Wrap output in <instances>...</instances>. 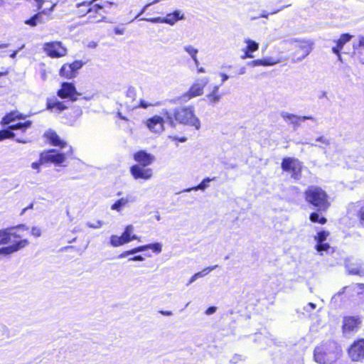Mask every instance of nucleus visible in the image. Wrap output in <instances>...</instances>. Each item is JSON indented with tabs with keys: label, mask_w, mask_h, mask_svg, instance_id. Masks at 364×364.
<instances>
[{
	"label": "nucleus",
	"mask_w": 364,
	"mask_h": 364,
	"mask_svg": "<svg viewBox=\"0 0 364 364\" xmlns=\"http://www.w3.org/2000/svg\"><path fill=\"white\" fill-rule=\"evenodd\" d=\"M87 46H88L89 48H95V47L97 46V43H96V42H95V41H90V42L88 43Z\"/></svg>",
	"instance_id": "nucleus-63"
},
{
	"label": "nucleus",
	"mask_w": 364,
	"mask_h": 364,
	"mask_svg": "<svg viewBox=\"0 0 364 364\" xmlns=\"http://www.w3.org/2000/svg\"><path fill=\"white\" fill-rule=\"evenodd\" d=\"M315 309H316V304L314 303H311V302L307 304V305L306 306H304V309L308 312H310L311 311H312Z\"/></svg>",
	"instance_id": "nucleus-56"
},
{
	"label": "nucleus",
	"mask_w": 364,
	"mask_h": 364,
	"mask_svg": "<svg viewBox=\"0 0 364 364\" xmlns=\"http://www.w3.org/2000/svg\"><path fill=\"white\" fill-rule=\"evenodd\" d=\"M151 5V4H147L146 5H145L143 9L141 10V11L136 15V16L135 17V18H139L142 14L144 13V11H146V9L149 7Z\"/></svg>",
	"instance_id": "nucleus-59"
},
{
	"label": "nucleus",
	"mask_w": 364,
	"mask_h": 364,
	"mask_svg": "<svg viewBox=\"0 0 364 364\" xmlns=\"http://www.w3.org/2000/svg\"><path fill=\"white\" fill-rule=\"evenodd\" d=\"M24 225L16 229L24 228ZM16 228L0 230V256H8L18 252L28 245L26 239L12 241V237L19 239L21 235L15 231Z\"/></svg>",
	"instance_id": "nucleus-2"
},
{
	"label": "nucleus",
	"mask_w": 364,
	"mask_h": 364,
	"mask_svg": "<svg viewBox=\"0 0 364 364\" xmlns=\"http://www.w3.org/2000/svg\"><path fill=\"white\" fill-rule=\"evenodd\" d=\"M147 250H149L148 245L139 246L137 247H135V248H133L132 250H129L124 251V252H122L121 254H119L118 255V258L119 259H123V258H125V257H128L129 255H134L136 253H138V252H144V251H146Z\"/></svg>",
	"instance_id": "nucleus-29"
},
{
	"label": "nucleus",
	"mask_w": 364,
	"mask_h": 364,
	"mask_svg": "<svg viewBox=\"0 0 364 364\" xmlns=\"http://www.w3.org/2000/svg\"><path fill=\"white\" fill-rule=\"evenodd\" d=\"M300 49L302 51V56L299 58V60L304 59L306 56H307L311 52V46L309 45H303L300 46Z\"/></svg>",
	"instance_id": "nucleus-42"
},
{
	"label": "nucleus",
	"mask_w": 364,
	"mask_h": 364,
	"mask_svg": "<svg viewBox=\"0 0 364 364\" xmlns=\"http://www.w3.org/2000/svg\"><path fill=\"white\" fill-rule=\"evenodd\" d=\"M97 0H91L90 1H82V2H80V3H78L77 4V7H81V6H90L93 4L94 2L97 1Z\"/></svg>",
	"instance_id": "nucleus-52"
},
{
	"label": "nucleus",
	"mask_w": 364,
	"mask_h": 364,
	"mask_svg": "<svg viewBox=\"0 0 364 364\" xmlns=\"http://www.w3.org/2000/svg\"><path fill=\"white\" fill-rule=\"evenodd\" d=\"M328 232L324 230H322L319 232H318L317 235L315 236V240H316L317 243H321L325 241L328 236Z\"/></svg>",
	"instance_id": "nucleus-39"
},
{
	"label": "nucleus",
	"mask_w": 364,
	"mask_h": 364,
	"mask_svg": "<svg viewBox=\"0 0 364 364\" xmlns=\"http://www.w3.org/2000/svg\"><path fill=\"white\" fill-rule=\"evenodd\" d=\"M220 87V85L213 86L211 92L205 95V98L208 100L209 105H215L220 101L222 95L219 92Z\"/></svg>",
	"instance_id": "nucleus-22"
},
{
	"label": "nucleus",
	"mask_w": 364,
	"mask_h": 364,
	"mask_svg": "<svg viewBox=\"0 0 364 364\" xmlns=\"http://www.w3.org/2000/svg\"><path fill=\"white\" fill-rule=\"evenodd\" d=\"M134 160L137 163L136 165L142 166H149L155 161V156L144 150L136 151L133 156Z\"/></svg>",
	"instance_id": "nucleus-15"
},
{
	"label": "nucleus",
	"mask_w": 364,
	"mask_h": 364,
	"mask_svg": "<svg viewBox=\"0 0 364 364\" xmlns=\"http://www.w3.org/2000/svg\"><path fill=\"white\" fill-rule=\"evenodd\" d=\"M133 231H134V227L132 225H129L125 228V230L121 236L124 239V240L126 242V243H128L134 240H139V237L137 235H132V233Z\"/></svg>",
	"instance_id": "nucleus-27"
},
{
	"label": "nucleus",
	"mask_w": 364,
	"mask_h": 364,
	"mask_svg": "<svg viewBox=\"0 0 364 364\" xmlns=\"http://www.w3.org/2000/svg\"><path fill=\"white\" fill-rule=\"evenodd\" d=\"M73 154L72 147L69 146L68 150L65 153H60L55 149H50L41 153V162L53 163L55 165H60L65 162L67 156Z\"/></svg>",
	"instance_id": "nucleus-6"
},
{
	"label": "nucleus",
	"mask_w": 364,
	"mask_h": 364,
	"mask_svg": "<svg viewBox=\"0 0 364 364\" xmlns=\"http://www.w3.org/2000/svg\"><path fill=\"white\" fill-rule=\"evenodd\" d=\"M277 63L276 61H274L272 58H267L262 60V65L263 66H269V65H273Z\"/></svg>",
	"instance_id": "nucleus-50"
},
{
	"label": "nucleus",
	"mask_w": 364,
	"mask_h": 364,
	"mask_svg": "<svg viewBox=\"0 0 364 364\" xmlns=\"http://www.w3.org/2000/svg\"><path fill=\"white\" fill-rule=\"evenodd\" d=\"M31 234H32V235H33L36 237H40L41 235V230L38 227H33L31 229Z\"/></svg>",
	"instance_id": "nucleus-51"
},
{
	"label": "nucleus",
	"mask_w": 364,
	"mask_h": 364,
	"mask_svg": "<svg viewBox=\"0 0 364 364\" xmlns=\"http://www.w3.org/2000/svg\"><path fill=\"white\" fill-rule=\"evenodd\" d=\"M126 244V242L122 237V236L112 235L110 237V245L112 247H117Z\"/></svg>",
	"instance_id": "nucleus-34"
},
{
	"label": "nucleus",
	"mask_w": 364,
	"mask_h": 364,
	"mask_svg": "<svg viewBox=\"0 0 364 364\" xmlns=\"http://www.w3.org/2000/svg\"><path fill=\"white\" fill-rule=\"evenodd\" d=\"M46 162H41V154H40V159H39V161H37V162H33L31 164V168L33 169H35L37 171V172L38 173L40 171V167L42 164H45Z\"/></svg>",
	"instance_id": "nucleus-48"
},
{
	"label": "nucleus",
	"mask_w": 364,
	"mask_h": 364,
	"mask_svg": "<svg viewBox=\"0 0 364 364\" xmlns=\"http://www.w3.org/2000/svg\"><path fill=\"white\" fill-rule=\"evenodd\" d=\"M107 5L112 6L114 3L111 1L105 2L104 6L100 4H94L87 10L82 16L88 14V21L90 23H99V22H108L107 18L105 16L102 15L100 11L102 10Z\"/></svg>",
	"instance_id": "nucleus-8"
},
{
	"label": "nucleus",
	"mask_w": 364,
	"mask_h": 364,
	"mask_svg": "<svg viewBox=\"0 0 364 364\" xmlns=\"http://www.w3.org/2000/svg\"><path fill=\"white\" fill-rule=\"evenodd\" d=\"M155 105H156V104H154V103L148 102L143 100H140L139 102H137V108L141 107V108L146 109L149 107L155 106Z\"/></svg>",
	"instance_id": "nucleus-45"
},
{
	"label": "nucleus",
	"mask_w": 364,
	"mask_h": 364,
	"mask_svg": "<svg viewBox=\"0 0 364 364\" xmlns=\"http://www.w3.org/2000/svg\"><path fill=\"white\" fill-rule=\"evenodd\" d=\"M161 114L164 115L167 124L171 127H176L181 124L200 129L201 123L195 113V108L192 105L176 107L173 110L164 109Z\"/></svg>",
	"instance_id": "nucleus-1"
},
{
	"label": "nucleus",
	"mask_w": 364,
	"mask_h": 364,
	"mask_svg": "<svg viewBox=\"0 0 364 364\" xmlns=\"http://www.w3.org/2000/svg\"><path fill=\"white\" fill-rule=\"evenodd\" d=\"M31 124H32L31 121L20 122V123H17L16 124H13V125L9 126L7 129L11 132L12 130H17V129H20L22 132H25L27 129L31 127Z\"/></svg>",
	"instance_id": "nucleus-32"
},
{
	"label": "nucleus",
	"mask_w": 364,
	"mask_h": 364,
	"mask_svg": "<svg viewBox=\"0 0 364 364\" xmlns=\"http://www.w3.org/2000/svg\"><path fill=\"white\" fill-rule=\"evenodd\" d=\"M46 14L45 11H43L41 12H39L36 14L35 16H38L37 19L38 23H44L46 21H47L49 19V16H48L46 18H43V14Z\"/></svg>",
	"instance_id": "nucleus-46"
},
{
	"label": "nucleus",
	"mask_w": 364,
	"mask_h": 364,
	"mask_svg": "<svg viewBox=\"0 0 364 364\" xmlns=\"http://www.w3.org/2000/svg\"><path fill=\"white\" fill-rule=\"evenodd\" d=\"M249 66L257 67L262 65V60H255L247 63Z\"/></svg>",
	"instance_id": "nucleus-54"
},
{
	"label": "nucleus",
	"mask_w": 364,
	"mask_h": 364,
	"mask_svg": "<svg viewBox=\"0 0 364 364\" xmlns=\"http://www.w3.org/2000/svg\"><path fill=\"white\" fill-rule=\"evenodd\" d=\"M217 310V308L215 307V306H210L209 308H208L205 311V314L206 315H211V314H213L214 313H215Z\"/></svg>",
	"instance_id": "nucleus-57"
},
{
	"label": "nucleus",
	"mask_w": 364,
	"mask_h": 364,
	"mask_svg": "<svg viewBox=\"0 0 364 364\" xmlns=\"http://www.w3.org/2000/svg\"><path fill=\"white\" fill-rule=\"evenodd\" d=\"M215 179V178H204L200 184H198V186H194V187H192V188H186L185 190L183 191V192H191V191H198V190H201V191H204L205 188H207L208 186H209V183L212 181H214Z\"/></svg>",
	"instance_id": "nucleus-30"
},
{
	"label": "nucleus",
	"mask_w": 364,
	"mask_h": 364,
	"mask_svg": "<svg viewBox=\"0 0 364 364\" xmlns=\"http://www.w3.org/2000/svg\"><path fill=\"white\" fill-rule=\"evenodd\" d=\"M281 117L289 124L293 125L294 129H296L299 126V122H304L307 119L315 121V118L312 116H299L287 112H282Z\"/></svg>",
	"instance_id": "nucleus-14"
},
{
	"label": "nucleus",
	"mask_w": 364,
	"mask_h": 364,
	"mask_svg": "<svg viewBox=\"0 0 364 364\" xmlns=\"http://www.w3.org/2000/svg\"><path fill=\"white\" fill-rule=\"evenodd\" d=\"M309 219L312 223H318L322 225L325 224L327 221L324 217L320 218L318 213H312L309 216Z\"/></svg>",
	"instance_id": "nucleus-36"
},
{
	"label": "nucleus",
	"mask_w": 364,
	"mask_h": 364,
	"mask_svg": "<svg viewBox=\"0 0 364 364\" xmlns=\"http://www.w3.org/2000/svg\"><path fill=\"white\" fill-rule=\"evenodd\" d=\"M154 115L146 120V127L154 133H161L164 130V124L167 123L164 115Z\"/></svg>",
	"instance_id": "nucleus-13"
},
{
	"label": "nucleus",
	"mask_w": 364,
	"mask_h": 364,
	"mask_svg": "<svg viewBox=\"0 0 364 364\" xmlns=\"http://www.w3.org/2000/svg\"><path fill=\"white\" fill-rule=\"evenodd\" d=\"M245 42L247 46L242 49L244 54L241 55V58L246 59L254 58L252 53L259 49V44L251 39H245Z\"/></svg>",
	"instance_id": "nucleus-18"
},
{
	"label": "nucleus",
	"mask_w": 364,
	"mask_h": 364,
	"mask_svg": "<svg viewBox=\"0 0 364 364\" xmlns=\"http://www.w3.org/2000/svg\"><path fill=\"white\" fill-rule=\"evenodd\" d=\"M60 75L68 79L75 77V73L73 70L70 69V66H69L68 64H65L62 66L60 70Z\"/></svg>",
	"instance_id": "nucleus-33"
},
{
	"label": "nucleus",
	"mask_w": 364,
	"mask_h": 364,
	"mask_svg": "<svg viewBox=\"0 0 364 364\" xmlns=\"http://www.w3.org/2000/svg\"><path fill=\"white\" fill-rule=\"evenodd\" d=\"M315 141L316 142H319L321 144L318 145V144H316L315 143L308 142V141L304 142L303 144H309V145H310L311 146H318V147L321 148V149H325L326 146H328L331 144L330 140L327 137H326L324 136H320L317 137L315 139Z\"/></svg>",
	"instance_id": "nucleus-31"
},
{
	"label": "nucleus",
	"mask_w": 364,
	"mask_h": 364,
	"mask_svg": "<svg viewBox=\"0 0 364 364\" xmlns=\"http://www.w3.org/2000/svg\"><path fill=\"white\" fill-rule=\"evenodd\" d=\"M282 168L284 171L288 172L291 174V178L299 180L301 177V172L302 170L301 162L295 158H284L281 164Z\"/></svg>",
	"instance_id": "nucleus-7"
},
{
	"label": "nucleus",
	"mask_w": 364,
	"mask_h": 364,
	"mask_svg": "<svg viewBox=\"0 0 364 364\" xmlns=\"http://www.w3.org/2000/svg\"><path fill=\"white\" fill-rule=\"evenodd\" d=\"M159 312L164 316H171L173 314L171 311H160Z\"/></svg>",
	"instance_id": "nucleus-62"
},
{
	"label": "nucleus",
	"mask_w": 364,
	"mask_h": 364,
	"mask_svg": "<svg viewBox=\"0 0 364 364\" xmlns=\"http://www.w3.org/2000/svg\"><path fill=\"white\" fill-rule=\"evenodd\" d=\"M103 225V222L101 220H97L95 223H92L90 222H87L86 225L90 228L98 229L100 228Z\"/></svg>",
	"instance_id": "nucleus-47"
},
{
	"label": "nucleus",
	"mask_w": 364,
	"mask_h": 364,
	"mask_svg": "<svg viewBox=\"0 0 364 364\" xmlns=\"http://www.w3.org/2000/svg\"><path fill=\"white\" fill-rule=\"evenodd\" d=\"M358 216L360 224L364 227V206L360 209Z\"/></svg>",
	"instance_id": "nucleus-53"
},
{
	"label": "nucleus",
	"mask_w": 364,
	"mask_h": 364,
	"mask_svg": "<svg viewBox=\"0 0 364 364\" xmlns=\"http://www.w3.org/2000/svg\"><path fill=\"white\" fill-rule=\"evenodd\" d=\"M114 33L117 35H122L124 33V29L117 27L114 28Z\"/></svg>",
	"instance_id": "nucleus-60"
},
{
	"label": "nucleus",
	"mask_w": 364,
	"mask_h": 364,
	"mask_svg": "<svg viewBox=\"0 0 364 364\" xmlns=\"http://www.w3.org/2000/svg\"><path fill=\"white\" fill-rule=\"evenodd\" d=\"M218 75H220V77H221V84L220 85H223L230 78V76L225 73L220 72L218 73Z\"/></svg>",
	"instance_id": "nucleus-55"
},
{
	"label": "nucleus",
	"mask_w": 364,
	"mask_h": 364,
	"mask_svg": "<svg viewBox=\"0 0 364 364\" xmlns=\"http://www.w3.org/2000/svg\"><path fill=\"white\" fill-rule=\"evenodd\" d=\"M360 323V321L359 318L354 316L345 317L343 325V331L347 333L355 331Z\"/></svg>",
	"instance_id": "nucleus-19"
},
{
	"label": "nucleus",
	"mask_w": 364,
	"mask_h": 364,
	"mask_svg": "<svg viewBox=\"0 0 364 364\" xmlns=\"http://www.w3.org/2000/svg\"><path fill=\"white\" fill-rule=\"evenodd\" d=\"M144 258L141 255L134 256L128 259V261H144Z\"/></svg>",
	"instance_id": "nucleus-58"
},
{
	"label": "nucleus",
	"mask_w": 364,
	"mask_h": 364,
	"mask_svg": "<svg viewBox=\"0 0 364 364\" xmlns=\"http://www.w3.org/2000/svg\"><path fill=\"white\" fill-rule=\"evenodd\" d=\"M316 249L318 252H328V250L331 249L330 245L328 243H318L316 246Z\"/></svg>",
	"instance_id": "nucleus-43"
},
{
	"label": "nucleus",
	"mask_w": 364,
	"mask_h": 364,
	"mask_svg": "<svg viewBox=\"0 0 364 364\" xmlns=\"http://www.w3.org/2000/svg\"><path fill=\"white\" fill-rule=\"evenodd\" d=\"M183 50L191 57V58L196 56L198 53V50L191 45L184 46Z\"/></svg>",
	"instance_id": "nucleus-37"
},
{
	"label": "nucleus",
	"mask_w": 364,
	"mask_h": 364,
	"mask_svg": "<svg viewBox=\"0 0 364 364\" xmlns=\"http://www.w3.org/2000/svg\"><path fill=\"white\" fill-rule=\"evenodd\" d=\"M165 18V23L169 25H173L178 20H182L184 18V15L179 10H176L173 13L168 14Z\"/></svg>",
	"instance_id": "nucleus-25"
},
{
	"label": "nucleus",
	"mask_w": 364,
	"mask_h": 364,
	"mask_svg": "<svg viewBox=\"0 0 364 364\" xmlns=\"http://www.w3.org/2000/svg\"><path fill=\"white\" fill-rule=\"evenodd\" d=\"M15 134L13 132H11L8 129L0 130V141H2L5 139H11L14 138Z\"/></svg>",
	"instance_id": "nucleus-38"
},
{
	"label": "nucleus",
	"mask_w": 364,
	"mask_h": 364,
	"mask_svg": "<svg viewBox=\"0 0 364 364\" xmlns=\"http://www.w3.org/2000/svg\"><path fill=\"white\" fill-rule=\"evenodd\" d=\"M136 201V197L131 194H127L125 196L116 200L112 205L111 210L118 213L121 212L124 208L128 206L129 203Z\"/></svg>",
	"instance_id": "nucleus-16"
},
{
	"label": "nucleus",
	"mask_w": 364,
	"mask_h": 364,
	"mask_svg": "<svg viewBox=\"0 0 364 364\" xmlns=\"http://www.w3.org/2000/svg\"><path fill=\"white\" fill-rule=\"evenodd\" d=\"M130 173L135 180H149L153 176V170L141 165H133L130 168Z\"/></svg>",
	"instance_id": "nucleus-11"
},
{
	"label": "nucleus",
	"mask_w": 364,
	"mask_h": 364,
	"mask_svg": "<svg viewBox=\"0 0 364 364\" xmlns=\"http://www.w3.org/2000/svg\"><path fill=\"white\" fill-rule=\"evenodd\" d=\"M149 250H152L156 253H160L162 250V245L160 242H155L148 245Z\"/></svg>",
	"instance_id": "nucleus-40"
},
{
	"label": "nucleus",
	"mask_w": 364,
	"mask_h": 364,
	"mask_svg": "<svg viewBox=\"0 0 364 364\" xmlns=\"http://www.w3.org/2000/svg\"><path fill=\"white\" fill-rule=\"evenodd\" d=\"M306 200L318 211H326L330 203L326 193L321 188L311 186L304 192Z\"/></svg>",
	"instance_id": "nucleus-4"
},
{
	"label": "nucleus",
	"mask_w": 364,
	"mask_h": 364,
	"mask_svg": "<svg viewBox=\"0 0 364 364\" xmlns=\"http://www.w3.org/2000/svg\"><path fill=\"white\" fill-rule=\"evenodd\" d=\"M352 38V36L348 33L342 34L340 38L336 41V46L332 48V51L333 53L336 54L338 56L339 60H341L340 51L343 49L344 45L350 41Z\"/></svg>",
	"instance_id": "nucleus-21"
},
{
	"label": "nucleus",
	"mask_w": 364,
	"mask_h": 364,
	"mask_svg": "<svg viewBox=\"0 0 364 364\" xmlns=\"http://www.w3.org/2000/svg\"><path fill=\"white\" fill-rule=\"evenodd\" d=\"M38 17V16H33L30 19L26 20L25 21V23L28 24V25H29L31 26H36L38 24V23H37Z\"/></svg>",
	"instance_id": "nucleus-49"
},
{
	"label": "nucleus",
	"mask_w": 364,
	"mask_h": 364,
	"mask_svg": "<svg viewBox=\"0 0 364 364\" xmlns=\"http://www.w3.org/2000/svg\"><path fill=\"white\" fill-rule=\"evenodd\" d=\"M58 96L62 99L69 98L71 101H76L77 96L80 94L76 90L75 87L71 82H63L61 88L57 92Z\"/></svg>",
	"instance_id": "nucleus-12"
},
{
	"label": "nucleus",
	"mask_w": 364,
	"mask_h": 364,
	"mask_svg": "<svg viewBox=\"0 0 364 364\" xmlns=\"http://www.w3.org/2000/svg\"><path fill=\"white\" fill-rule=\"evenodd\" d=\"M354 53L360 61L364 64V37H360L358 45L353 46Z\"/></svg>",
	"instance_id": "nucleus-28"
},
{
	"label": "nucleus",
	"mask_w": 364,
	"mask_h": 364,
	"mask_svg": "<svg viewBox=\"0 0 364 364\" xmlns=\"http://www.w3.org/2000/svg\"><path fill=\"white\" fill-rule=\"evenodd\" d=\"M45 136L52 145L66 147V142L61 140L55 132L48 130L45 133Z\"/></svg>",
	"instance_id": "nucleus-23"
},
{
	"label": "nucleus",
	"mask_w": 364,
	"mask_h": 364,
	"mask_svg": "<svg viewBox=\"0 0 364 364\" xmlns=\"http://www.w3.org/2000/svg\"><path fill=\"white\" fill-rule=\"evenodd\" d=\"M124 104L128 109L133 110L137 108L136 101V92L134 87H129L126 92Z\"/></svg>",
	"instance_id": "nucleus-17"
},
{
	"label": "nucleus",
	"mask_w": 364,
	"mask_h": 364,
	"mask_svg": "<svg viewBox=\"0 0 364 364\" xmlns=\"http://www.w3.org/2000/svg\"><path fill=\"white\" fill-rule=\"evenodd\" d=\"M218 267V265H214V266H210V267H208L206 268H204L202 271L199 272H197L196 274H194L191 277V279H189L188 284H187V286L190 285L191 284L193 283L194 282H196L198 279L199 278H201V277H203L205 276H206L209 272H210L211 271L214 270L216 267Z\"/></svg>",
	"instance_id": "nucleus-26"
},
{
	"label": "nucleus",
	"mask_w": 364,
	"mask_h": 364,
	"mask_svg": "<svg viewBox=\"0 0 364 364\" xmlns=\"http://www.w3.org/2000/svg\"><path fill=\"white\" fill-rule=\"evenodd\" d=\"M26 115L19 113L17 111H14L6 114L1 119V124L2 125L9 124L11 122L16 119H24Z\"/></svg>",
	"instance_id": "nucleus-24"
},
{
	"label": "nucleus",
	"mask_w": 364,
	"mask_h": 364,
	"mask_svg": "<svg viewBox=\"0 0 364 364\" xmlns=\"http://www.w3.org/2000/svg\"><path fill=\"white\" fill-rule=\"evenodd\" d=\"M46 108L53 113L59 114L67 109V106L57 99H50L47 101Z\"/></svg>",
	"instance_id": "nucleus-20"
},
{
	"label": "nucleus",
	"mask_w": 364,
	"mask_h": 364,
	"mask_svg": "<svg viewBox=\"0 0 364 364\" xmlns=\"http://www.w3.org/2000/svg\"><path fill=\"white\" fill-rule=\"evenodd\" d=\"M208 82L209 79L207 77L197 79L189 90L179 97V100L183 102H187L194 97L201 96Z\"/></svg>",
	"instance_id": "nucleus-5"
},
{
	"label": "nucleus",
	"mask_w": 364,
	"mask_h": 364,
	"mask_svg": "<svg viewBox=\"0 0 364 364\" xmlns=\"http://www.w3.org/2000/svg\"><path fill=\"white\" fill-rule=\"evenodd\" d=\"M348 272L351 274L364 275V269L361 267L355 266L353 267L350 264H346Z\"/></svg>",
	"instance_id": "nucleus-35"
},
{
	"label": "nucleus",
	"mask_w": 364,
	"mask_h": 364,
	"mask_svg": "<svg viewBox=\"0 0 364 364\" xmlns=\"http://www.w3.org/2000/svg\"><path fill=\"white\" fill-rule=\"evenodd\" d=\"M140 20L151 22L154 23H165V21H166L164 17L142 18Z\"/></svg>",
	"instance_id": "nucleus-41"
},
{
	"label": "nucleus",
	"mask_w": 364,
	"mask_h": 364,
	"mask_svg": "<svg viewBox=\"0 0 364 364\" xmlns=\"http://www.w3.org/2000/svg\"><path fill=\"white\" fill-rule=\"evenodd\" d=\"M341 353V348L336 342L328 341L315 348L314 360L319 364H331L340 358Z\"/></svg>",
	"instance_id": "nucleus-3"
},
{
	"label": "nucleus",
	"mask_w": 364,
	"mask_h": 364,
	"mask_svg": "<svg viewBox=\"0 0 364 364\" xmlns=\"http://www.w3.org/2000/svg\"><path fill=\"white\" fill-rule=\"evenodd\" d=\"M43 50L50 58H57L66 55L67 50L59 41L46 43L43 45Z\"/></svg>",
	"instance_id": "nucleus-9"
},
{
	"label": "nucleus",
	"mask_w": 364,
	"mask_h": 364,
	"mask_svg": "<svg viewBox=\"0 0 364 364\" xmlns=\"http://www.w3.org/2000/svg\"><path fill=\"white\" fill-rule=\"evenodd\" d=\"M197 70H198V73H205L206 72V70H205L204 68L203 67H198L197 68Z\"/></svg>",
	"instance_id": "nucleus-64"
},
{
	"label": "nucleus",
	"mask_w": 364,
	"mask_h": 364,
	"mask_svg": "<svg viewBox=\"0 0 364 364\" xmlns=\"http://www.w3.org/2000/svg\"><path fill=\"white\" fill-rule=\"evenodd\" d=\"M349 357L353 361H361L364 359V339L354 341L348 349Z\"/></svg>",
	"instance_id": "nucleus-10"
},
{
	"label": "nucleus",
	"mask_w": 364,
	"mask_h": 364,
	"mask_svg": "<svg viewBox=\"0 0 364 364\" xmlns=\"http://www.w3.org/2000/svg\"><path fill=\"white\" fill-rule=\"evenodd\" d=\"M246 73V68L245 66H242L238 70L237 74L238 75H244Z\"/></svg>",
	"instance_id": "nucleus-61"
},
{
	"label": "nucleus",
	"mask_w": 364,
	"mask_h": 364,
	"mask_svg": "<svg viewBox=\"0 0 364 364\" xmlns=\"http://www.w3.org/2000/svg\"><path fill=\"white\" fill-rule=\"evenodd\" d=\"M68 65L70 66V69H72L74 73L75 74L77 70H78L82 67L83 63L80 60H76L71 64H68Z\"/></svg>",
	"instance_id": "nucleus-44"
}]
</instances>
